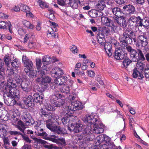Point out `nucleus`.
Listing matches in <instances>:
<instances>
[{
	"mask_svg": "<svg viewBox=\"0 0 149 149\" xmlns=\"http://www.w3.org/2000/svg\"><path fill=\"white\" fill-rule=\"evenodd\" d=\"M127 50L130 52V58L134 62H137L136 67L137 69L142 71H144L145 65L139 61H144L146 60L142 51L139 49L137 50L133 49L131 46L127 47Z\"/></svg>",
	"mask_w": 149,
	"mask_h": 149,
	"instance_id": "obj_1",
	"label": "nucleus"
},
{
	"mask_svg": "<svg viewBox=\"0 0 149 149\" xmlns=\"http://www.w3.org/2000/svg\"><path fill=\"white\" fill-rule=\"evenodd\" d=\"M91 115H87L83 118V120L85 123H88L90 124H94L93 127V132L96 134H99L102 133L104 131L103 128L100 127L97 122V119L95 117Z\"/></svg>",
	"mask_w": 149,
	"mask_h": 149,
	"instance_id": "obj_2",
	"label": "nucleus"
},
{
	"mask_svg": "<svg viewBox=\"0 0 149 149\" xmlns=\"http://www.w3.org/2000/svg\"><path fill=\"white\" fill-rule=\"evenodd\" d=\"M128 38H127V34L125 30L124 31L123 33L120 36L119 39L121 44L120 46L124 48L126 46V48L127 49V47L130 45H127V44L129 43L131 44L130 40H128Z\"/></svg>",
	"mask_w": 149,
	"mask_h": 149,
	"instance_id": "obj_3",
	"label": "nucleus"
},
{
	"mask_svg": "<svg viewBox=\"0 0 149 149\" xmlns=\"http://www.w3.org/2000/svg\"><path fill=\"white\" fill-rule=\"evenodd\" d=\"M127 55V54L125 53L123 50L120 48H118L116 49L114 53L113 56L114 58L117 60L124 59Z\"/></svg>",
	"mask_w": 149,
	"mask_h": 149,
	"instance_id": "obj_4",
	"label": "nucleus"
},
{
	"mask_svg": "<svg viewBox=\"0 0 149 149\" xmlns=\"http://www.w3.org/2000/svg\"><path fill=\"white\" fill-rule=\"evenodd\" d=\"M124 12L127 14L131 15L134 14L136 12L135 7L132 5L129 4L125 5L123 7Z\"/></svg>",
	"mask_w": 149,
	"mask_h": 149,
	"instance_id": "obj_5",
	"label": "nucleus"
},
{
	"mask_svg": "<svg viewBox=\"0 0 149 149\" xmlns=\"http://www.w3.org/2000/svg\"><path fill=\"white\" fill-rule=\"evenodd\" d=\"M114 22L122 28H125L127 26V23L125 17L123 16L114 18Z\"/></svg>",
	"mask_w": 149,
	"mask_h": 149,
	"instance_id": "obj_6",
	"label": "nucleus"
},
{
	"mask_svg": "<svg viewBox=\"0 0 149 149\" xmlns=\"http://www.w3.org/2000/svg\"><path fill=\"white\" fill-rule=\"evenodd\" d=\"M73 82V81L71 80L67 81V84H64L63 87L60 88L61 92L65 93H69L70 90V86H72Z\"/></svg>",
	"mask_w": 149,
	"mask_h": 149,
	"instance_id": "obj_7",
	"label": "nucleus"
},
{
	"mask_svg": "<svg viewBox=\"0 0 149 149\" xmlns=\"http://www.w3.org/2000/svg\"><path fill=\"white\" fill-rule=\"evenodd\" d=\"M137 39L138 42L136 44V46L139 47L140 46V43L142 47H144L148 44V42L147 40V38L145 36H140L138 37Z\"/></svg>",
	"mask_w": 149,
	"mask_h": 149,
	"instance_id": "obj_8",
	"label": "nucleus"
},
{
	"mask_svg": "<svg viewBox=\"0 0 149 149\" xmlns=\"http://www.w3.org/2000/svg\"><path fill=\"white\" fill-rule=\"evenodd\" d=\"M24 103L26 106L31 107L34 105V100L33 97L30 95L25 96L23 98Z\"/></svg>",
	"mask_w": 149,
	"mask_h": 149,
	"instance_id": "obj_9",
	"label": "nucleus"
},
{
	"mask_svg": "<svg viewBox=\"0 0 149 149\" xmlns=\"http://www.w3.org/2000/svg\"><path fill=\"white\" fill-rule=\"evenodd\" d=\"M22 119L24 122H25L26 125L30 126L32 125L34 121L29 113H26L23 116Z\"/></svg>",
	"mask_w": 149,
	"mask_h": 149,
	"instance_id": "obj_10",
	"label": "nucleus"
},
{
	"mask_svg": "<svg viewBox=\"0 0 149 149\" xmlns=\"http://www.w3.org/2000/svg\"><path fill=\"white\" fill-rule=\"evenodd\" d=\"M127 34L128 40H130L131 44L132 42V39L133 40L134 42H136V40L135 38V33L131 30L129 29H125Z\"/></svg>",
	"mask_w": 149,
	"mask_h": 149,
	"instance_id": "obj_11",
	"label": "nucleus"
},
{
	"mask_svg": "<svg viewBox=\"0 0 149 149\" xmlns=\"http://www.w3.org/2000/svg\"><path fill=\"white\" fill-rule=\"evenodd\" d=\"M51 72L52 75L56 78L61 76L63 74V70L58 67H55L52 69Z\"/></svg>",
	"mask_w": 149,
	"mask_h": 149,
	"instance_id": "obj_12",
	"label": "nucleus"
},
{
	"mask_svg": "<svg viewBox=\"0 0 149 149\" xmlns=\"http://www.w3.org/2000/svg\"><path fill=\"white\" fill-rule=\"evenodd\" d=\"M71 106L72 107L73 111L80 110L83 108V105L82 103L78 101H71Z\"/></svg>",
	"mask_w": 149,
	"mask_h": 149,
	"instance_id": "obj_13",
	"label": "nucleus"
},
{
	"mask_svg": "<svg viewBox=\"0 0 149 149\" xmlns=\"http://www.w3.org/2000/svg\"><path fill=\"white\" fill-rule=\"evenodd\" d=\"M67 77H65L60 76L56 77L54 80V83L56 86H60L63 84L67 80Z\"/></svg>",
	"mask_w": 149,
	"mask_h": 149,
	"instance_id": "obj_14",
	"label": "nucleus"
},
{
	"mask_svg": "<svg viewBox=\"0 0 149 149\" xmlns=\"http://www.w3.org/2000/svg\"><path fill=\"white\" fill-rule=\"evenodd\" d=\"M49 140L53 142L56 143L60 145L61 146H64L66 145V143L65 139L63 138H60L58 139H56L52 138H49Z\"/></svg>",
	"mask_w": 149,
	"mask_h": 149,
	"instance_id": "obj_15",
	"label": "nucleus"
},
{
	"mask_svg": "<svg viewBox=\"0 0 149 149\" xmlns=\"http://www.w3.org/2000/svg\"><path fill=\"white\" fill-rule=\"evenodd\" d=\"M33 99L36 102L39 103L40 104L43 103V100L44 98V96L42 94L39 95L37 93H34L33 95Z\"/></svg>",
	"mask_w": 149,
	"mask_h": 149,
	"instance_id": "obj_16",
	"label": "nucleus"
},
{
	"mask_svg": "<svg viewBox=\"0 0 149 149\" xmlns=\"http://www.w3.org/2000/svg\"><path fill=\"white\" fill-rule=\"evenodd\" d=\"M53 60V61H52L50 57L45 56L42 58V61L43 64L46 65H48L50 64L52 62H55L58 61V60L55 58H54Z\"/></svg>",
	"mask_w": 149,
	"mask_h": 149,
	"instance_id": "obj_17",
	"label": "nucleus"
},
{
	"mask_svg": "<svg viewBox=\"0 0 149 149\" xmlns=\"http://www.w3.org/2000/svg\"><path fill=\"white\" fill-rule=\"evenodd\" d=\"M46 121L47 127L51 131L54 132L57 126L55 124L56 122H53L50 120H48Z\"/></svg>",
	"mask_w": 149,
	"mask_h": 149,
	"instance_id": "obj_18",
	"label": "nucleus"
},
{
	"mask_svg": "<svg viewBox=\"0 0 149 149\" xmlns=\"http://www.w3.org/2000/svg\"><path fill=\"white\" fill-rule=\"evenodd\" d=\"M26 74L30 78H33L37 77V72L36 70H33V68L31 69L26 70L24 71Z\"/></svg>",
	"mask_w": 149,
	"mask_h": 149,
	"instance_id": "obj_19",
	"label": "nucleus"
},
{
	"mask_svg": "<svg viewBox=\"0 0 149 149\" xmlns=\"http://www.w3.org/2000/svg\"><path fill=\"white\" fill-rule=\"evenodd\" d=\"M141 18L139 16L137 17L132 16L129 18L128 20L129 24L132 25L136 24L138 22H139Z\"/></svg>",
	"mask_w": 149,
	"mask_h": 149,
	"instance_id": "obj_20",
	"label": "nucleus"
},
{
	"mask_svg": "<svg viewBox=\"0 0 149 149\" xmlns=\"http://www.w3.org/2000/svg\"><path fill=\"white\" fill-rule=\"evenodd\" d=\"M101 20L102 23L107 26H110V25H111L113 24V21L111 19L106 17H102Z\"/></svg>",
	"mask_w": 149,
	"mask_h": 149,
	"instance_id": "obj_21",
	"label": "nucleus"
},
{
	"mask_svg": "<svg viewBox=\"0 0 149 149\" xmlns=\"http://www.w3.org/2000/svg\"><path fill=\"white\" fill-rule=\"evenodd\" d=\"M73 124V132L75 133H78L81 131L84 128L82 124L80 123H75Z\"/></svg>",
	"mask_w": 149,
	"mask_h": 149,
	"instance_id": "obj_22",
	"label": "nucleus"
},
{
	"mask_svg": "<svg viewBox=\"0 0 149 149\" xmlns=\"http://www.w3.org/2000/svg\"><path fill=\"white\" fill-rule=\"evenodd\" d=\"M104 45V49L108 56L109 57L111 56L112 55V52L111 50L112 47L111 44L109 42H106Z\"/></svg>",
	"mask_w": 149,
	"mask_h": 149,
	"instance_id": "obj_23",
	"label": "nucleus"
},
{
	"mask_svg": "<svg viewBox=\"0 0 149 149\" xmlns=\"http://www.w3.org/2000/svg\"><path fill=\"white\" fill-rule=\"evenodd\" d=\"M21 86L23 91L26 92L29 91L30 86L29 81H22L21 84Z\"/></svg>",
	"mask_w": 149,
	"mask_h": 149,
	"instance_id": "obj_24",
	"label": "nucleus"
},
{
	"mask_svg": "<svg viewBox=\"0 0 149 149\" xmlns=\"http://www.w3.org/2000/svg\"><path fill=\"white\" fill-rule=\"evenodd\" d=\"M113 13L117 17L121 16L122 13L121 9L118 7H114L111 9Z\"/></svg>",
	"mask_w": 149,
	"mask_h": 149,
	"instance_id": "obj_25",
	"label": "nucleus"
},
{
	"mask_svg": "<svg viewBox=\"0 0 149 149\" xmlns=\"http://www.w3.org/2000/svg\"><path fill=\"white\" fill-rule=\"evenodd\" d=\"M39 141L40 143L43 144V146L45 148L48 149H52L54 148L53 145L48 143L46 141L41 139H39Z\"/></svg>",
	"mask_w": 149,
	"mask_h": 149,
	"instance_id": "obj_26",
	"label": "nucleus"
},
{
	"mask_svg": "<svg viewBox=\"0 0 149 149\" xmlns=\"http://www.w3.org/2000/svg\"><path fill=\"white\" fill-rule=\"evenodd\" d=\"M72 107L70 106H66L63 108V111L61 112L62 114L65 115L68 114L71 111H73L72 110Z\"/></svg>",
	"mask_w": 149,
	"mask_h": 149,
	"instance_id": "obj_27",
	"label": "nucleus"
},
{
	"mask_svg": "<svg viewBox=\"0 0 149 149\" xmlns=\"http://www.w3.org/2000/svg\"><path fill=\"white\" fill-rule=\"evenodd\" d=\"M70 2L69 4L70 6L73 9H76L78 7V3H80V2L79 1L77 0H69Z\"/></svg>",
	"mask_w": 149,
	"mask_h": 149,
	"instance_id": "obj_28",
	"label": "nucleus"
},
{
	"mask_svg": "<svg viewBox=\"0 0 149 149\" xmlns=\"http://www.w3.org/2000/svg\"><path fill=\"white\" fill-rule=\"evenodd\" d=\"M24 70L31 69L33 68V64L32 62L30 60H27L24 64Z\"/></svg>",
	"mask_w": 149,
	"mask_h": 149,
	"instance_id": "obj_29",
	"label": "nucleus"
},
{
	"mask_svg": "<svg viewBox=\"0 0 149 149\" xmlns=\"http://www.w3.org/2000/svg\"><path fill=\"white\" fill-rule=\"evenodd\" d=\"M41 84L45 86H46L47 83H49L51 81V78L48 76H44L42 77Z\"/></svg>",
	"mask_w": 149,
	"mask_h": 149,
	"instance_id": "obj_30",
	"label": "nucleus"
},
{
	"mask_svg": "<svg viewBox=\"0 0 149 149\" xmlns=\"http://www.w3.org/2000/svg\"><path fill=\"white\" fill-rule=\"evenodd\" d=\"M19 95V91L17 89H12L11 92H10L8 95L14 98H17Z\"/></svg>",
	"mask_w": 149,
	"mask_h": 149,
	"instance_id": "obj_31",
	"label": "nucleus"
},
{
	"mask_svg": "<svg viewBox=\"0 0 149 149\" xmlns=\"http://www.w3.org/2000/svg\"><path fill=\"white\" fill-rule=\"evenodd\" d=\"M83 135L80 134H77L74 136V142L76 143L83 142Z\"/></svg>",
	"mask_w": 149,
	"mask_h": 149,
	"instance_id": "obj_32",
	"label": "nucleus"
},
{
	"mask_svg": "<svg viewBox=\"0 0 149 149\" xmlns=\"http://www.w3.org/2000/svg\"><path fill=\"white\" fill-rule=\"evenodd\" d=\"M44 106L45 109L48 111H53L55 110L54 107L51 105L48 101H46L45 102Z\"/></svg>",
	"mask_w": 149,
	"mask_h": 149,
	"instance_id": "obj_33",
	"label": "nucleus"
},
{
	"mask_svg": "<svg viewBox=\"0 0 149 149\" xmlns=\"http://www.w3.org/2000/svg\"><path fill=\"white\" fill-rule=\"evenodd\" d=\"M7 95V96L6 97L5 96H3V99L4 103L7 105H10L11 101H13L12 98L10 97V96H9L8 95V94H7L6 95Z\"/></svg>",
	"mask_w": 149,
	"mask_h": 149,
	"instance_id": "obj_34",
	"label": "nucleus"
},
{
	"mask_svg": "<svg viewBox=\"0 0 149 149\" xmlns=\"http://www.w3.org/2000/svg\"><path fill=\"white\" fill-rule=\"evenodd\" d=\"M17 128L23 133H24V130L26 128L25 125L23 123L21 120L18 122V125L17 126Z\"/></svg>",
	"mask_w": 149,
	"mask_h": 149,
	"instance_id": "obj_35",
	"label": "nucleus"
},
{
	"mask_svg": "<svg viewBox=\"0 0 149 149\" xmlns=\"http://www.w3.org/2000/svg\"><path fill=\"white\" fill-rule=\"evenodd\" d=\"M66 132L65 129L62 128L60 126H57L54 132L58 134H60L65 133Z\"/></svg>",
	"mask_w": 149,
	"mask_h": 149,
	"instance_id": "obj_36",
	"label": "nucleus"
},
{
	"mask_svg": "<svg viewBox=\"0 0 149 149\" xmlns=\"http://www.w3.org/2000/svg\"><path fill=\"white\" fill-rule=\"evenodd\" d=\"M105 7V3L103 1L99 2L96 6V8L100 10H103Z\"/></svg>",
	"mask_w": 149,
	"mask_h": 149,
	"instance_id": "obj_37",
	"label": "nucleus"
},
{
	"mask_svg": "<svg viewBox=\"0 0 149 149\" xmlns=\"http://www.w3.org/2000/svg\"><path fill=\"white\" fill-rule=\"evenodd\" d=\"M1 90L6 94H8L10 92H11L12 90L10 89V87L8 86V85H4L1 88Z\"/></svg>",
	"mask_w": 149,
	"mask_h": 149,
	"instance_id": "obj_38",
	"label": "nucleus"
},
{
	"mask_svg": "<svg viewBox=\"0 0 149 149\" xmlns=\"http://www.w3.org/2000/svg\"><path fill=\"white\" fill-rule=\"evenodd\" d=\"M93 128L91 126H87L84 130L83 133L84 134H88L91 132H93Z\"/></svg>",
	"mask_w": 149,
	"mask_h": 149,
	"instance_id": "obj_39",
	"label": "nucleus"
},
{
	"mask_svg": "<svg viewBox=\"0 0 149 149\" xmlns=\"http://www.w3.org/2000/svg\"><path fill=\"white\" fill-rule=\"evenodd\" d=\"M147 19H141V18H140V19L139 21V26H143L144 28L145 29H146L147 28Z\"/></svg>",
	"mask_w": 149,
	"mask_h": 149,
	"instance_id": "obj_40",
	"label": "nucleus"
},
{
	"mask_svg": "<svg viewBox=\"0 0 149 149\" xmlns=\"http://www.w3.org/2000/svg\"><path fill=\"white\" fill-rule=\"evenodd\" d=\"M89 16L91 17L96 18L98 15L97 11L95 9H92L88 12Z\"/></svg>",
	"mask_w": 149,
	"mask_h": 149,
	"instance_id": "obj_41",
	"label": "nucleus"
},
{
	"mask_svg": "<svg viewBox=\"0 0 149 149\" xmlns=\"http://www.w3.org/2000/svg\"><path fill=\"white\" fill-rule=\"evenodd\" d=\"M50 101L52 104L54 106V105H56V102L58 98L55 95H51L50 96Z\"/></svg>",
	"mask_w": 149,
	"mask_h": 149,
	"instance_id": "obj_42",
	"label": "nucleus"
},
{
	"mask_svg": "<svg viewBox=\"0 0 149 149\" xmlns=\"http://www.w3.org/2000/svg\"><path fill=\"white\" fill-rule=\"evenodd\" d=\"M124 59L123 62V64L125 67H127L132 62V61L127 57V55H126L125 57L124 58Z\"/></svg>",
	"mask_w": 149,
	"mask_h": 149,
	"instance_id": "obj_43",
	"label": "nucleus"
},
{
	"mask_svg": "<svg viewBox=\"0 0 149 149\" xmlns=\"http://www.w3.org/2000/svg\"><path fill=\"white\" fill-rule=\"evenodd\" d=\"M21 10L25 13L29 12L30 10V8L29 7L26 5L21 4L20 6Z\"/></svg>",
	"mask_w": 149,
	"mask_h": 149,
	"instance_id": "obj_44",
	"label": "nucleus"
},
{
	"mask_svg": "<svg viewBox=\"0 0 149 149\" xmlns=\"http://www.w3.org/2000/svg\"><path fill=\"white\" fill-rule=\"evenodd\" d=\"M97 39L98 42L100 44L102 45H104L106 42L105 40V38H100L99 37V36L98 35L97 36Z\"/></svg>",
	"mask_w": 149,
	"mask_h": 149,
	"instance_id": "obj_45",
	"label": "nucleus"
},
{
	"mask_svg": "<svg viewBox=\"0 0 149 149\" xmlns=\"http://www.w3.org/2000/svg\"><path fill=\"white\" fill-rule=\"evenodd\" d=\"M36 67L37 70L40 68L42 65V61L41 59L36 58Z\"/></svg>",
	"mask_w": 149,
	"mask_h": 149,
	"instance_id": "obj_46",
	"label": "nucleus"
},
{
	"mask_svg": "<svg viewBox=\"0 0 149 149\" xmlns=\"http://www.w3.org/2000/svg\"><path fill=\"white\" fill-rule=\"evenodd\" d=\"M39 5L40 7L42 9L45 8H47L48 7V5L45 2L42 1L41 0H39L38 1Z\"/></svg>",
	"mask_w": 149,
	"mask_h": 149,
	"instance_id": "obj_47",
	"label": "nucleus"
},
{
	"mask_svg": "<svg viewBox=\"0 0 149 149\" xmlns=\"http://www.w3.org/2000/svg\"><path fill=\"white\" fill-rule=\"evenodd\" d=\"M83 142H88L90 141H92V139H90V136L88 134H84L83 135Z\"/></svg>",
	"mask_w": 149,
	"mask_h": 149,
	"instance_id": "obj_48",
	"label": "nucleus"
},
{
	"mask_svg": "<svg viewBox=\"0 0 149 149\" xmlns=\"http://www.w3.org/2000/svg\"><path fill=\"white\" fill-rule=\"evenodd\" d=\"M58 104H57V107H60L62 106L65 103V100L64 99L59 98L57 100Z\"/></svg>",
	"mask_w": 149,
	"mask_h": 149,
	"instance_id": "obj_49",
	"label": "nucleus"
},
{
	"mask_svg": "<svg viewBox=\"0 0 149 149\" xmlns=\"http://www.w3.org/2000/svg\"><path fill=\"white\" fill-rule=\"evenodd\" d=\"M70 119L68 116H65L61 120L62 123L63 124L65 125L69 122Z\"/></svg>",
	"mask_w": 149,
	"mask_h": 149,
	"instance_id": "obj_50",
	"label": "nucleus"
},
{
	"mask_svg": "<svg viewBox=\"0 0 149 149\" xmlns=\"http://www.w3.org/2000/svg\"><path fill=\"white\" fill-rule=\"evenodd\" d=\"M21 135L23 140L27 143H31L32 140H31L27 136L25 135V134L23 135L22 134V135Z\"/></svg>",
	"mask_w": 149,
	"mask_h": 149,
	"instance_id": "obj_51",
	"label": "nucleus"
},
{
	"mask_svg": "<svg viewBox=\"0 0 149 149\" xmlns=\"http://www.w3.org/2000/svg\"><path fill=\"white\" fill-rule=\"evenodd\" d=\"M11 63L12 66L14 68H18L19 67V64L18 61L13 60V61L11 62Z\"/></svg>",
	"mask_w": 149,
	"mask_h": 149,
	"instance_id": "obj_52",
	"label": "nucleus"
},
{
	"mask_svg": "<svg viewBox=\"0 0 149 149\" xmlns=\"http://www.w3.org/2000/svg\"><path fill=\"white\" fill-rule=\"evenodd\" d=\"M5 71H0V81H2L4 80L5 78L6 74Z\"/></svg>",
	"mask_w": 149,
	"mask_h": 149,
	"instance_id": "obj_53",
	"label": "nucleus"
},
{
	"mask_svg": "<svg viewBox=\"0 0 149 149\" xmlns=\"http://www.w3.org/2000/svg\"><path fill=\"white\" fill-rule=\"evenodd\" d=\"M7 25V23L3 21L0 22V28L2 29H7V27L6 25Z\"/></svg>",
	"mask_w": 149,
	"mask_h": 149,
	"instance_id": "obj_54",
	"label": "nucleus"
},
{
	"mask_svg": "<svg viewBox=\"0 0 149 149\" xmlns=\"http://www.w3.org/2000/svg\"><path fill=\"white\" fill-rule=\"evenodd\" d=\"M7 132L6 130H0V137H5L7 135Z\"/></svg>",
	"mask_w": 149,
	"mask_h": 149,
	"instance_id": "obj_55",
	"label": "nucleus"
},
{
	"mask_svg": "<svg viewBox=\"0 0 149 149\" xmlns=\"http://www.w3.org/2000/svg\"><path fill=\"white\" fill-rule=\"evenodd\" d=\"M47 112L43 109L42 108L40 109L39 111V114L41 117H45Z\"/></svg>",
	"mask_w": 149,
	"mask_h": 149,
	"instance_id": "obj_56",
	"label": "nucleus"
},
{
	"mask_svg": "<svg viewBox=\"0 0 149 149\" xmlns=\"http://www.w3.org/2000/svg\"><path fill=\"white\" fill-rule=\"evenodd\" d=\"M38 71L39 73L40 74L42 77L45 76L46 74L47 73L46 70H44L42 69V68H40L39 70H37Z\"/></svg>",
	"mask_w": 149,
	"mask_h": 149,
	"instance_id": "obj_57",
	"label": "nucleus"
},
{
	"mask_svg": "<svg viewBox=\"0 0 149 149\" xmlns=\"http://www.w3.org/2000/svg\"><path fill=\"white\" fill-rule=\"evenodd\" d=\"M68 0H57L58 3L59 5L64 6L66 5Z\"/></svg>",
	"mask_w": 149,
	"mask_h": 149,
	"instance_id": "obj_58",
	"label": "nucleus"
},
{
	"mask_svg": "<svg viewBox=\"0 0 149 149\" xmlns=\"http://www.w3.org/2000/svg\"><path fill=\"white\" fill-rule=\"evenodd\" d=\"M8 86L10 87V89H15L16 87V85L15 83L13 82H8L7 84Z\"/></svg>",
	"mask_w": 149,
	"mask_h": 149,
	"instance_id": "obj_59",
	"label": "nucleus"
},
{
	"mask_svg": "<svg viewBox=\"0 0 149 149\" xmlns=\"http://www.w3.org/2000/svg\"><path fill=\"white\" fill-rule=\"evenodd\" d=\"M102 30L103 32L102 33L103 35L105 34L106 36H107L110 32V30L109 29H106L105 27Z\"/></svg>",
	"mask_w": 149,
	"mask_h": 149,
	"instance_id": "obj_60",
	"label": "nucleus"
},
{
	"mask_svg": "<svg viewBox=\"0 0 149 149\" xmlns=\"http://www.w3.org/2000/svg\"><path fill=\"white\" fill-rule=\"evenodd\" d=\"M109 27H111L113 31L115 32H117L118 31L117 29V27L114 24L113 21V24L111 25H110Z\"/></svg>",
	"mask_w": 149,
	"mask_h": 149,
	"instance_id": "obj_61",
	"label": "nucleus"
},
{
	"mask_svg": "<svg viewBox=\"0 0 149 149\" xmlns=\"http://www.w3.org/2000/svg\"><path fill=\"white\" fill-rule=\"evenodd\" d=\"M6 72L8 75H13L15 76V74L14 70H13V69H12L11 68H8L6 70Z\"/></svg>",
	"mask_w": 149,
	"mask_h": 149,
	"instance_id": "obj_62",
	"label": "nucleus"
},
{
	"mask_svg": "<svg viewBox=\"0 0 149 149\" xmlns=\"http://www.w3.org/2000/svg\"><path fill=\"white\" fill-rule=\"evenodd\" d=\"M4 63L2 60L0 59V71H5V68L4 66Z\"/></svg>",
	"mask_w": 149,
	"mask_h": 149,
	"instance_id": "obj_63",
	"label": "nucleus"
},
{
	"mask_svg": "<svg viewBox=\"0 0 149 149\" xmlns=\"http://www.w3.org/2000/svg\"><path fill=\"white\" fill-rule=\"evenodd\" d=\"M139 72L137 70V68H135L133 70V73L132 74V77L136 78L138 76V73Z\"/></svg>",
	"mask_w": 149,
	"mask_h": 149,
	"instance_id": "obj_64",
	"label": "nucleus"
}]
</instances>
